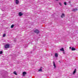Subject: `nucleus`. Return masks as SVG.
<instances>
[{"label":"nucleus","mask_w":78,"mask_h":78,"mask_svg":"<svg viewBox=\"0 0 78 78\" xmlns=\"http://www.w3.org/2000/svg\"><path fill=\"white\" fill-rule=\"evenodd\" d=\"M5 48H9L10 47V45L9 44H6L5 46Z\"/></svg>","instance_id":"1"},{"label":"nucleus","mask_w":78,"mask_h":78,"mask_svg":"<svg viewBox=\"0 0 78 78\" xmlns=\"http://www.w3.org/2000/svg\"><path fill=\"white\" fill-rule=\"evenodd\" d=\"M34 33H37V34H39V33L40 32L39 30H38V29H36L34 31Z\"/></svg>","instance_id":"2"},{"label":"nucleus","mask_w":78,"mask_h":78,"mask_svg":"<svg viewBox=\"0 0 78 78\" xmlns=\"http://www.w3.org/2000/svg\"><path fill=\"white\" fill-rule=\"evenodd\" d=\"M23 15V14L22 13V12H20L19 13V16H22Z\"/></svg>","instance_id":"3"},{"label":"nucleus","mask_w":78,"mask_h":78,"mask_svg":"<svg viewBox=\"0 0 78 78\" xmlns=\"http://www.w3.org/2000/svg\"><path fill=\"white\" fill-rule=\"evenodd\" d=\"M19 3V0H16V5H18Z\"/></svg>","instance_id":"4"},{"label":"nucleus","mask_w":78,"mask_h":78,"mask_svg":"<svg viewBox=\"0 0 78 78\" xmlns=\"http://www.w3.org/2000/svg\"><path fill=\"white\" fill-rule=\"evenodd\" d=\"M76 69H75L74 71H73V75H74V74H75V73H76Z\"/></svg>","instance_id":"5"},{"label":"nucleus","mask_w":78,"mask_h":78,"mask_svg":"<svg viewBox=\"0 0 78 78\" xmlns=\"http://www.w3.org/2000/svg\"><path fill=\"white\" fill-rule=\"evenodd\" d=\"M53 66L54 67V68H56V65L55 64V61L53 62Z\"/></svg>","instance_id":"6"},{"label":"nucleus","mask_w":78,"mask_h":78,"mask_svg":"<svg viewBox=\"0 0 78 78\" xmlns=\"http://www.w3.org/2000/svg\"><path fill=\"white\" fill-rule=\"evenodd\" d=\"M42 68H42V67H41L40 69L38 70L39 72H42Z\"/></svg>","instance_id":"7"},{"label":"nucleus","mask_w":78,"mask_h":78,"mask_svg":"<svg viewBox=\"0 0 78 78\" xmlns=\"http://www.w3.org/2000/svg\"><path fill=\"white\" fill-rule=\"evenodd\" d=\"M77 10H78V9H77L76 8H75V9H73V11L75 12V11H76Z\"/></svg>","instance_id":"8"},{"label":"nucleus","mask_w":78,"mask_h":78,"mask_svg":"<svg viewBox=\"0 0 78 78\" xmlns=\"http://www.w3.org/2000/svg\"><path fill=\"white\" fill-rule=\"evenodd\" d=\"M64 17H65V15L64 13H62V14L61 15V17L62 18H63Z\"/></svg>","instance_id":"9"},{"label":"nucleus","mask_w":78,"mask_h":78,"mask_svg":"<svg viewBox=\"0 0 78 78\" xmlns=\"http://www.w3.org/2000/svg\"><path fill=\"white\" fill-rule=\"evenodd\" d=\"M23 76H24L25 75H27V72H24L23 73Z\"/></svg>","instance_id":"10"},{"label":"nucleus","mask_w":78,"mask_h":78,"mask_svg":"<svg viewBox=\"0 0 78 78\" xmlns=\"http://www.w3.org/2000/svg\"><path fill=\"white\" fill-rule=\"evenodd\" d=\"M71 50H72V51H74L75 50H76V49L73 47H72L71 48Z\"/></svg>","instance_id":"11"},{"label":"nucleus","mask_w":78,"mask_h":78,"mask_svg":"<svg viewBox=\"0 0 78 78\" xmlns=\"http://www.w3.org/2000/svg\"><path fill=\"white\" fill-rule=\"evenodd\" d=\"M55 57H56V58H57V57H58V53H55Z\"/></svg>","instance_id":"12"},{"label":"nucleus","mask_w":78,"mask_h":78,"mask_svg":"<svg viewBox=\"0 0 78 78\" xmlns=\"http://www.w3.org/2000/svg\"><path fill=\"white\" fill-rule=\"evenodd\" d=\"M60 51H64V48H62L60 49Z\"/></svg>","instance_id":"13"},{"label":"nucleus","mask_w":78,"mask_h":78,"mask_svg":"<svg viewBox=\"0 0 78 78\" xmlns=\"http://www.w3.org/2000/svg\"><path fill=\"white\" fill-rule=\"evenodd\" d=\"M14 27V24H12L11 27V28H13Z\"/></svg>","instance_id":"14"},{"label":"nucleus","mask_w":78,"mask_h":78,"mask_svg":"<svg viewBox=\"0 0 78 78\" xmlns=\"http://www.w3.org/2000/svg\"><path fill=\"white\" fill-rule=\"evenodd\" d=\"M13 73H14V74H15V75H17V73H16V71H14L13 72Z\"/></svg>","instance_id":"15"},{"label":"nucleus","mask_w":78,"mask_h":78,"mask_svg":"<svg viewBox=\"0 0 78 78\" xmlns=\"http://www.w3.org/2000/svg\"><path fill=\"white\" fill-rule=\"evenodd\" d=\"M33 49L34 50H35V49H36V46H34L33 47Z\"/></svg>","instance_id":"16"},{"label":"nucleus","mask_w":78,"mask_h":78,"mask_svg":"<svg viewBox=\"0 0 78 78\" xmlns=\"http://www.w3.org/2000/svg\"><path fill=\"white\" fill-rule=\"evenodd\" d=\"M3 36V37H5V36H6V34H4Z\"/></svg>","instance_id":"17"},{"label":"nucleus","mask_w":78,"mask_h":78,"mask_svg":"<svg viewBox=\"0 0 78 78\" xmlns=\"http://www.w3.org/2000/svg\"><path fill=\"white\" fill-rule=\"evenodd\" d=\"M2 53H3V51H0V55H2Z\"/></svg>","instance_id":"18"},{"label":"nucleus","mask_w":78,"mask_h":78,"mask_svg":"<svg viewBox=\"0 0 78 78\" xmlns=\"http://www.w3.org/2000/svg\"><path fill=\"white\" fill-rule=\"evenodd\" d=\"M64 4L65 5H67V2H64Z\"/></svg>","instance_id":"19"},{"label":"nucleus","mask_w":78,"mask_h":78,"mask_svg":"<svg viewBox=\"0 0 78 78\" xmlns=\"http://www.w3.org/2000/svg\"><path fill=\"white\" fill-rule=\"evenodd\" d=\"M59 5H60V6H62V4L61 3V2L59 3Z\"/></svg>","instance_id":"20"},{"label":"nucleus","mask_w":78,"mask_h":78,"mask_svg":"<svg viewBox=\"0 0 78 78\" xmlns=\"http://www.w3.org/2000/svg\"><path fill=\"white\" fill-rule=\"evenodd\" d=\"M14 41L16 42V39H14Z\"/></svg>","instance_id":"21"},{"label":"nucleus","mask_w":78,"mask_h":78,"mask_svg":"<svg viewBox=\"0 0 78 78\" xmlns=\"http://www.w3.org/2000/svg\"><path fill=\"white\" fill-rule=\"evenodd\" d=\"M63 54H65V52L63 51Z\"/></svg>","instance_id":"22"},{"label":"nucleus","mask_w":78,"mask_h":78,"mask_svg":"<svg viewBox=\"0 0 78 78\" xmlns=\"http://www.w3.org/2000/svg\"><path fill=\"white\" fill-rule=\"evenodd\" d=\"M71 3V2H70V1H69V3Z\"/></svg>","instance_id":"23"},{"label":"nucleus","mask_w":78,"mask_h":78,"mask_svg":"<svg viewBox=\"0 0 78 78\" xmlns=\"http://www.w3.org/2000/svg\"><path fill=\"white\" fill-rule=\"evenodd\" d=\"M69 48H70V49L71 48V47H69Z\"/></svg>","instance_id":"24"},{"label":"nucleus","mask_w":78,"mask_h":78,"mask_svg":"<svg viewBox=\"0 0 78 78\" xmlns=\"http://www.w3.org/2000/svg\"><path fill=\"white\" fill-rule=\"evenodd\" d=\"M56 1H58L59 0H55Z\"/></svg>","instance_id":"25"}]
</instances>
